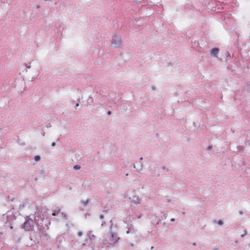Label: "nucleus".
I'll return each instance as SVG.
<instances>
[{"label":"nucleus","mask_w":250,"mask_h":250,"mask_svg":"<svg viewBox=\"0 0 250 250\" xmlns=\"http://www.w3.org/2000/svg\"><path fill=\"white\" fill-rule=\"evenodd\" d=\"M79 106V104L78 103H77L76 104V106H75V108H76L77 107H78Z\"/></svg>","instance_id":"24"},{"label":"nucleus","mask_w":250,"mask_h":250,"mask_svg":"<svg viewBox=\"0 0 250 250\" xmlns=\"http://www.w3.org/2000/svg\"><path fill=\"white\" fill-rule=\"evenodd\" d=\"M140 165H141V168L140 169L137 170V171H138V172L140 171L142 169V167H143L142 164H141Z\"/></svg>","instance_id":"18"},{"label":"nucleus","mask_w":250,"mask_h":250,"mask_svg":"<svg viewBox=\"0 0 250 250\" xmlns=\"http://www.w3.org/2000/svg\"><path fill=\"white\" fill-rule=\"evenodd\" d=\"M143 157H141V158H140V159L141 160H143Z\"/></svg>","instance_id":"30"},{"label":"nucleus","mask_w":250,"mask_h":250,"mask_svg":"<svg viewBox=\"0 0 250 250\" xmlns=\"http://www.w3.org/2000/svg\"><path fill=\"white\" fill-rule=\"evenodd\" d=\"M88 235L89 236V238L90 239L93 240L94 239L95 236L93 234H91V232H89V233Z\"/></svg>","instance_id":"8"},{"label":"nucleus","mask_w":250,"mask_h":250,"mask_svg":"<svg viewBox=\"0 0 250 250\" xmlns=\"http://www.w3.org/2000/svg\"><path fill=\"white\" fill-rule=\"evenodd\" d=\"M126 233H127V234L129 233V230H128L127 231H126Z\"/></svg>","instance_id":"28"},{"label":"nucleus","mask_w":250,"mask_h":250,"mask_svg":"<svg viewBox=\"0 0 250 250\" xmlns=\"http://www.w3.org/2000/svg\"><path fill=\"white\" fill-rule=\"evenodd\" d=\"M12 218L13 216L11 214V212H8L6 214H3L1 219L2 221L6 223L10 221Z\"/></svg>","instance_id":"6"},{"label":"nucleus","mask_w":250,"mask_h":250,"mask_svg":"<svg viewBox=\"0 0 250 250\" xmlns=\"http://www.w3.org/2000/svg\"><path fill=\"white\" fill-rule=\"evenodd\" d=\"M111 111H108V115H110V114H111Z\"/></svg>","instance_id":"27"},{"label":"nucleus","mask_w":250,"mask_h":250,"mask_svg":"<svg viewBox=\"0 0 250 250\" xmlns=\"http://www.w3.org/2000/svg\"><path fill=\"white\" fill-rule=\"evenodd\" d=\"M62 215L64 216V217H66V214L63 212L62 213Z\"/></svg>","instance_id":"21"},{"label":"nucleus","mask_w":250,"mask_h":250,"mask_svg":"<svg viewBox=\"0 0 250 250\" xmlns=\"http://www.w3.org/2000/svg\"><path fill=\"white\" fill-rule=\"evenodd\" d=\"M34 228V223L31 215L27 216L23 225V228L26 231L32 230Z\"/></svg>","instance_id":"2"},{"label":"nucleus","mask_w":250,"mask_h":250,"mask_svg":"<svg viewBox=\"0 0 250 250\" xmlns=\"http://www.w3.org/2000/svg\"><path fill=\"white\" fill-rule=\"evenodd\" d=\"M244 233H243V234H242V235H241V237H243L244 236L246 235H247V230H246V229H245V230H244Z\"/></svg>","instance_id":"14"},{"label":"nucleus","mask_w":250,"mask_h":250,"mask_svg":"<svg viewBox=\"0 0 250 250\" xmlns=\"http://www.w3.org/2000/svg\"><path fill=\"white\" fill-rule=\"evenodd\" d=\"M247 89L248 91L250 92V83H248Z\"/></svg>","instance_id":"15"},{"label":"nucleus","mask_w":250,"mask_h":250,"mask_svg":"<svg viewBox=\"0 0 250 250\" xmlns=\"http://www.w3.org/2000/svg\"><path fill=\"white\" fill-rule=\"evenodd\" d=\"M127 195H125V198H126Z\"/></svg>","instance_id":"31"},{"label":"nucleus","mask_w":250,"mask_h":250,"mask_svg":"<svg viewBox=\"0 0 250 250\" xmlns=\"http://www.w3.org/2000/svg\"><path fill=\"white\" fill-rule=\"evenodd\" d=\"M110 223L111 224L109 229L108 235L109 239L108 243L110 245H114L119 241L120 237L119 236L118 233L116 231L112 230V227L113 226L112 221H110Z\"/></svg>","instance_id":"1"},{"label":"nucleus","mask_w":250,"mask_h":250,"mask_svg":"<svg viewBox=\"0 0 250 250\" xmlns=\"http://www.w3.org/2000/svg\"><path fill=\"white\" fill-rule=\"evenodd\" d=\"M239 213L240 215H242V214H243V211H239Z\"/></svg>","instance_id":"22"},{"label":"nucleus","mask_w":250,"mask_h":250,"mask_svg":"<svg viewBox=\"0 0 250 250\" xmlns=\"http://www.w3.org/2000/svg\"><path fill=\"white\" fill-rule=\"evenodd\" d=\"M127 200L132 202L135 204H139L142 202L141 198L136 195L132 196V197H129Z\"/></svg>","instance_id":"4"},{"label":"nucleus","mask_w":250,"mask_h":250,"mask_svg":"<svg viewBox=\"0 0 250 250\" xmlns=\"http://www.w3.org/2000/svg\"><path fill=\"white\" fill-rule=\"evenodd\" d=\"M88 202H89V200H88V199H87V200H86L85 201H82V204H83V205H84V206L87 205L88 204Z\"/></svg>","instance_id":"11"},{"label":"nucleus","mask_w":250,"mask_h":250,"mask_svg":"<svg viewBox=\"0 0 250 250\" xmlns=\"http://www.w3.org/2000/svg\"><path fill=\"white\" fill-rule=\"evenodd\" d=\"M134 168H136V167H135V165L134 166Z\"/></svg>","instance_id":"33"},{"label":"nucleus","mask_w":250,"mask_h":250,"mask_svg":"<svg viewBox=\"0 0 250 250\" xmlns=\"http://www.w3.org/2000/svg\"><path fill=\"white\" fill-rule=\"evenodd\" d=\"M51 146H56V143L55 142H53L51 144Z\"/></svg>","instance_id":"20"},{"label":"nucleus","mask_w":250,"mask_h":250,"mask_svg":"<svg viewBox=\"0 0 250 250\" xmlns=\"http://www.w3.org/2000/svg\"><path fill=\"white\" fill-rule=\"evenodd\" d=\"M26 67H27V68L29 69L31 67V66L30 65H27Z\"/></svg>","instance_id":"25"},{"label":"nucleus","mask_w":250,"mask_h":250,"mask_svg":"<svg viewBox=\"0 0 250 250\" xmlns=\"http://www.w3.org/2000/svg\"><path fill=\"white\" fill-rule=\"evenodd\" d=\"M60 212V209H59L58 210H56V211H54V212L53 213L52 215L53 216H56V215H58Z\"/></svg>","instance_id":"9"},{"label":"nucleus","mask_w":250,"mask_h":250,"mask_svg":"<svg viewBox=\"0 0 250 250\" xmlns=\"http://www.w3.org/2000/svg\"><path fill=\"white\" fill-rule=\"evenodd\" d=\"M87 102H88V103H89V102H93V98H91V97H89V99L87 100Z\"/></svg>","instance_id":"16"},{"label":"nucleus","mask_w":250,"mask_h":250,"mask_svg":"<svg viewBox=\"0 0 250 250\" xmlns=\"http://www.w3.org/2000/svg\"><path fill=\"white\" fill-rule=\"evenodd\" d=\"M219 50L218 48H214L211 50L210 53L213 57H217V54Z\"/></svg>","instance_id":"7"},{"label":"nucleus","mask_w":250,"mask_h":250,"mask_svg":"<svg viewBox=\"0 0 250 250\" xmlns=\"http://www.w3.org/2000/svg\"><path fill=\"white\" fill-rule=\"evenodd\" d=\"M217 223L218 225H219L221 226V225H223V221H222L221 220H218V221H217Z\"/></svg>","instance_id":"13"},{"label":"nucleus","mask_w":250,"mask_h":250,"mask_svg":"<svg viewBox=\"0 0 250 250\" xmlns=\"http://www.w3.org/2000/svg\"><path fill=\"white\" fill-rule=\"evenodd\" d=\"M82 234H83L82 232H81V231L79 232L78 233V236H81L82 235Z\"/></svg>","instance_id":"17"},{"label":"nucleus","mask_w":250,"mask_h":250,"mask_svg":"<svg viewBox=\"0 0 250 250\" xmlns=\"http://www.w3.org/2000/svg\"><path fill=\"white\" fill-rule=\"evenodd\" d=\"M111 45L114 48L122 47V43L119 35L116 34L113 36Z\"/></svg>","instance_id":"3"},{"label":"nucleus","mask_w":250,"mask_h":250,"mask_svg":"<svg viewBox=\"0 0 250 250\" xmlns=\"http://www.w3.org/2000/svg\"><path fill=\"white\" fill-rule=\"evenodd\" d=\"M40 8V6L39 5H38L37 6V9H39Z\"/></svg>","instance_id":"26"},{"label":"nucleus","mask_w":250,"mask_h":250,"mask_svg":"<svg viewBox=\"0 0 250 250\" xmlns=\"http://www.w3.org/2000/svg\"><path fill=\"white\" fill-rule=\"evenodd\" d=\"M73 167H74V169L77 170V169H80L81 168V167L79 165H76L74 166Z\"/></svg>","instance_id":"10"},{"label":"nucleus","mask_w":250,"mask_h":250,"mask_svg":"<svg viewBox=\"0 0 250 250\" xmlns=\"http://www.w3.org/2000/svg\"><path fill=\"white\" fill-rule=\"evenodd\" d=\"M162 168L163 169H164H164H165V167H162Z\"/></svg>","instance_id":"29"},{"label":"nucleus","mask_w":250,"mask_h":250,"mask_svg":"<svg viewBox=\"0 0 250 250\" xmlns=\"http://www.w3.org/2000/svg\"><path fill=\"white\" fill-rule=\"evenodd\" d=\"M10 228H11V229H13V227H12V226H11Z\"/></svg>","instance_id":"32"},{"label":"nucleus","mask_w":250,"mask_h":250,"mask_svg":"<svg viewBox=\"0 0 250 250\" xmlns=\"http://www.w3.org/2000/svg\"><path fill=\"white\" fill-rule=\"evenodd\" d=\"M100 218L101 219H103L104 218V216L102 214H101L100 216Z\"/></svg>","instance_id":"19"},{"label":"nucleus","mask_w":250,"mask_h":250,"mask_svg":"<svg viewBox=\"0 0 250 250\" xmlns=\"http://www.w3.org/2000/svg\"><path fill=\"white\" fill-rule=\"evenodd\" d=\"M34 219L35 223L37 224V225L40 226L42 225V219L41 217V214L40 213L36 212L34 216Z\"/></svg>","instance_id":"5"},{"label":"nucleus","mask_w":250,"mask_h":250,"mask_svg":"<svg viewBox=\"0 0 250 250\" xmlns=\"http://www.w3.org/2000/svg\"><path fill=\"white\" fill-rule=\"evenodd\" d=\"M174 221H175L174 218H171V219H170V221H171V222H174Z\"/></svg>","instance_id":"23"},{"label":"nucleus","mask_w":250,"mask_h":250,"mask_svg":"<svg viewBox=\"0 0 250 250\" xmlns=\"http://www.w3.org/2000/svg\"><path fill=\"white\" fill-rule=\"evenodd\" d=\"M41 159V157L39 155H37L34 157V160L35 161H39Z\"/></svg>","instance_id":"12"}]
</instances>
